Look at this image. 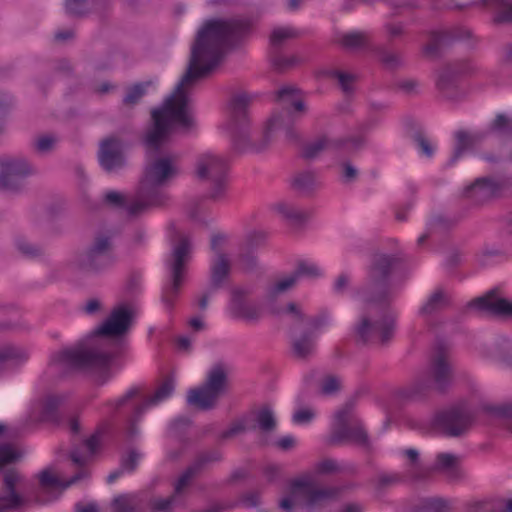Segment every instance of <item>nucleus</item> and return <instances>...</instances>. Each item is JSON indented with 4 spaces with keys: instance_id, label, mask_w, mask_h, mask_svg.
Returning <instances> with one entry per match:
<instances>
[{
    "instance_id": "nucleus-1",
    "label": "nucleus",
    "mask_w": 512,
    "mask_h": 512,
    "mask_svg": "<svg viewBox=\"0 0 512 512\" xmlns=\"http://www.w3.org/2000/svg\"><path fill=\"white\" fill-rule=\"evenodd\" d=\"M249 31L250 22L238 18L209 19L198 30L185 74L164 103L151 111L152 126L143 140L147 160L136 195L127 206L129 215L136 216L150 208L160 207L168 200L165 187L179 171L170 157L160 155L162 147L168 141L173 126L184 131L196 126L191 90L221 63L226 50Z\"/></svg>"
},
{
    "instance_id": "nucleus-2",
    "label": "nucleus",
    "mask_w": 512,
    "mask_h": 512,
    "mask_svg": "<svg viewBox=\"0 0 512 512\" xmlns=\"http://www.w3.org/2000/svg\"><path fill=\"white\" fill-rule=\"evenodd\" d=\"M293 87H283L277 91L276 97L282 105V109L274 112L267 121L261 144L257 146L251 140V126L248 116V107L251 97L245 92H238L231 96L228 102V120L225 129L231 139L235 150L262 151L267 147L272 136L282 131L288 141L299 140V133L295 129V123L299 120L298 112L306 110L305 103L296 95Z\"/></svg>"
},
{
    "instance_id": "nucleus-3",
    "label": "nucleus",
    "mask_w": 512,
    "mask_h": 512,
    "mask_svg": "<svg viewBox=\"0 0 512 512\" xmlns=\"http://www.w3.org/2000/svg\"><path fill=\"white\" fill-rule=\"evenodd\" d=\"M133 313L120 305L108 318L95 328L86 339L72 348L63 349L50 357L49 368L60 377L89 369L107 368L114 357V343L110 338H119L131 328Z\"/></svg>"
},
{
    "instance_id": "nucleus-4",
    "label": "nucleus",
    "mask_w": 512,
    "mask_h": 512,
    "mask_svg": "<svg viewBox=\"0 0 512 512\" xmlns=\"http://www.w3.org/2000/svg\"><path fill=\"white\" fill-rule=\"evenodd\" d=\"M399 261L395 255H376L369 270L368 283L356 292L354 297L364 306L353 327L358 342L386 345L392 340L396 328L395 320L390 316L380 315L377 310L369 307H383L392 301L394 293L389 276Z\"/></svg>"
},
{
    "instance_id": "nucleus-5",
    "label": "nucleus",
    "mask_w": 512,
    "mask_h": 512,
    "mask_svg": "<svg viewBox=\"0 0 512 512\" xmlns=\"http://www.w3.org/2000/svg\"><path fill=\"white\" fill-rule=\"evenodd\" d=\"M102 433L96 431L80 445L74 446L69 452V459L76 472L67 480L62 481L49 470L39 473L40 491L35 494V501L39 504H47L57 498L54 490H64L88 477L87 465L93 460L100 450Z\"/></svg>"
},
{
    "instance_id": "nucleus-6",
    "label": "nucleus",
    "mask_w": 512,
    "mask_h": 512,
    "mask_svg": "<svg viewBox=\"0 0 512 512\" xmlns=\"http://www.w3.org/2000/svg\"><path fill=\"white\" fill-rule=\"evenodd\" d=\"M174 390V380L167 378L153 395L144 394L140 386H132L124 395L108 401L106 405L116 414H121L125 409H130L126 420V435L129 439H133L139 435L138 423L142 420L146 411L167 400L172 396Z\"/></svg>"
},
{
    "instance_id": "nucleus-7",
    "label": "nucleus",
    "mask_w": 512,
    "mask_h": 512,
    "mask_svg": "<svg viewBox=\"0 0 512 512\" xmlns=\"http://www.w3.org/2000/svg\"><path fill=\"white\" fill-rule=\"evenodd\" d=\"M114 236L111 229L97 231L89 245L77 255V268L85 273L97 274L112 267L117 260Z\"/></svg>"
},
{
    "instance_id": "nucleus-8",
    "label": "nucleus",
    "mask_w": 512,
    "mask_h": 512,
    "mask_svg": "<svg viewBox=\"0 0 512 512\" xmlns=\"http://www.w3.org/2000/svg\"><path fill=\"white\" fill-rule=\"evenodd\" d=\"M195 177L210 185L209 198L221 200L227 188V161L221 155L211 151L198 154L194 163Z\"/></svg>"
},
{
    "instance_id": "nucleus-9",
    "label": "nucleus",
    "mask_w": 512,
    "mask_h": 512,
    "mask_svg": "<svg viewBox=\"0 0 512 512\" xmlns=\"http://www.w3.org/2000/svg\"><path fill=\"white\" fill-rule=\"evenodd\" d=\"M228 383V369L225 364L217 363L208 371L205 382L192 388L187 394V403L203 411L215 407L219 397L226 390Z\"/></svg>"
},
{
    "instance_id": "nucleus-10",
    "label": "nucleus",
    "mask_w": 512,
    "mask_h": 512,
    "mask_svg": "<svg viewBox=\"0 0 512 512\" xmlns=\"http://www.w3.org/2000/svg\"><path fill=\"white\" fill-rule=\"evenodd\" d=\"M192 252V241L187 235H180L178 242L173 246L171 258L168 261L170 269V281L162 292V301L171 308L178 296L184 278L186 264Z\"/></svg>"
},
{
    "instance_id": "nucleus-11",
    "label": "nucleus",
    "mask_w": 512,
    "mask_h": 512,
    "mask_svg": "<svg viewBox=\"0 0 512 512\" xmlns=\"http://www.w3.org/2000/svg\"><path fill=\"white\" fill-rule=\"evenodd\" d=\"M353 407V401H348L335 413L331 442L338 444L350 441L362 447H369L368 434L361 422L353 417Z\"/></svg>"
},
{
    "instance_id": "nucleus-12",
    "label": "nucleus",
    "mask_w": 512,
    "mask_h": 512,
    "mask_svg": "<svg viewBox=\"0 0 512 512\" xmlns=\"http://www.w3.org/2000/svg\"><path fill=\"white\" fill-rule=\"evenodd\" d=\"M478 408L461 401L436 415L437 427L448 437H460L473 425Z\"/></svg>"
},
{
    "instance_id": "nucleus-13",
    "label": "nucleus",
    "mask_w": 512,
    "mask_h": 512,
    "mask_svg": "<svg viewBox=\"0 0 512 512\" xmlns=\"http://www.w3.org/2000/svg\"><path fill=\"white\" fill-rule=\"evenodd\" d=\"M36 173V169L23 156L5 155L0 157V190L19 193L26 179Z\"/></svg>"
},
{
    "instance_id": "nucleus-14",
    "label": "nucleus",
    "mask_w": 512,
    "mask_h": 512,
    "mask_svg": "<svg viewBox=\"0 0 512 512\" xmlns=\"http://www.w3.org/2000/svg\"><path fill=\"white\" fill-rule=\"evenodd\" d=\"M26 487L25 476L16 468L10 467L0 471V512L14 511L26 504L27 498L22 494Z\"/></svg>"
},
{
    "instance_id": "nucleus-15",
    "label": "nucleus",
    "mask_w": 512,
    "mask_h": 512,
    "mask_svg": "<svg viewBox=\"0 0 512 512\" xmlns=\"http://www.w3.org/2000/svg\"><path fill=\"white\" fill-rule=\"evenodd\" d=\"M425 377L434 385V389L444 392L452 384L454 364L450 352L438 346L431 354Z\"/></svg>"
},
{
    "instance_id": "nucleus-16",
    "label": "nucleus",
    "mask_w": 512,
    "mask_h": 512,
    "mask_svg": "<svg viewBox=\"0 0 512 512\" xmlns=\"http://www.w3.org/2000/svg\"><path fill=\"white\" fill-rule=\"evenodd\" d=\"M468 72V66L463 61L447 63L435 72V85L443 97L456 100L462 92L459 89L460 76Z\"/></svg>"
},
{
    "instance_id": "nucleus-17",
    "label": "nucleus",
    "mask_w": 512,
    "mask_h": 512,
    "mask_svg": "<svg viewBox=\"0 0 512 512\" xmlns=\"http://www.w3.org/2000/svg\"><path fill=\"white\" fill-rule=\"evenodd\" d=\"M124 147V142L116 136L107 137L100 142L98 161L103 170L112 173L125 166Z\"/></svg>"
},
{
    "instance_id": "nucleus-18",
    "label": "nucleus",
    "mask_w": 512,
    "mask_h": 512,
    "mask_svg": "<svg viewBox=\"0 0 512 512\" xmlns=\"http://www.w3.org/2000/svg\"><path fill=\"white\" fill-rule=\"evenodd\" d=\"M341 489L338 487L315 488L308 479H296L291 483V495H303L306 498V505L314 507L339 495Z\"/></svg>"
},
{
    "instance_id": "nucleus-19",
    "label": "nucleus",
    "mask_w": 512,
    "mask_h": 512,
    "mask_svg": "<svg viewBox=\"0 0 512 512\" xmlns=\"http://www.w3.org/2000/svg\"><path fill=\"white\" fill-rule=\"evenodd\" d=\"M348 143L357 149L364 144V138L361 136H356L350 138L332 139L326 135H323L311 142L306 143L302 148L301 155L306 160H314L324 151L332 148L344 147Z\"/></svg>"
},
{
    "instance_id": "nucleus-20",
    "label": "nucleus",
    "mask_w": 512,
    "mask_h": 512,
    "mask_svg": "<svg viewBox=\"0 0 512 512\" xmlns=\"http://www.w3.org/2000/svg\"><path fill=\"white\" fill-rule=\"evenodd\" d=\"M247 291L236 288L232 291L228 310L235 318H240L246 322H257L261 317V307L255 303L245 300Z\"/></svg>"
},
{
    "instance_id": "nucleus-21",
    "label": "nucleus",
    "mask_w": 512,
    "mask_h": 512,
    "mask_svg": "<svg viewBox=\"0 0 512 512\" xmlns=\"http://www.w3.org/2000/svg\"><path fill=\"white\" fill-rule=\"evenodd\" d=\"M470 305L500 317L512 318V301L501 297L499 290L496 288L491 289L484 296L473 300Z\"/></svg>"
},
{
    "instance_id": "nucleus-22",
    "label": "nucleus",
    "mask_w": 512,
    "mask_h": 512,
    "mask_svg": "<svg viewBox=\"0 0 512 512\" xmlns=\"http://www.w3.org/2000/svg\"><path fill=\"white\" fill-rule=\"evenodd\" d=\"M6 328L0 325V329ZM29 358L28 352L22 347L4 345L0 347V373L15 370Z\"/></svg>"
},
{
    "instance_id": "nucleus-23",
    "label": "nucleus",
    "mask_w": 512,
    "mask_h": 512,
    "mask_svg": "<svg viewBox=\"0 0 512 512\" xmlns=\"http://www.w3.org/2000/svg\"><path fill=\"white\" fill-rule=\"evenodd\" d=\"M498 191V185L489 177H481L466 187L464 195L476 204H481L492 198Z\"/></svg>"
},
{
    "instance_id": "nucleus-24",
    "label": "nucleus",
    "mask_w": 512,
    "mask_h": 512,
    "mask_svg": "<svg viewBox=\"0 0 512 512\" xmlns=\"http://www.w3.org/2000/svg\"><path fill=\"white\" fill-rule=\"evenodd\" d=\"M316 76L322 79L337 80L338 85L345 95H351L354 92V83L356 75L344 71H340L332 66H322L317 72Z\"/></svg>"
},
{
    "instance_id": "nucleus-25",
    "label": "nucleus",
    "mask_w": 512,
    "mask_h": 512,
    "mask_svg": "<svg viewBox=\"0 0 512 512\" xmlns=\"http://www.w3.org/2000/svg\"><path fill=\"white\" fill-rule=\"evenodd\" d=\"M230 273V262L227 255L214 257L210 265V292H216L223 287Z\"/></svg>"
},
{
    "instance_id": "nucleus-26",
    "label": "nucleus",
    "mask_w": 512,
    "mask_h": 512,
    "mask_svg": "<svg viewBox=\"0 0 512 512\" xmlns=\"http://www.w3.org/2000/svg\"><path fill=\"white\" fill-rule=\"evenodd\" d=\"M472 5H482L495 10L493 22L495 24L512 23V0H474Z\"/></svg>"
},
{
    "instance_id": "nucleus-27",
    "label": "nucleus",
    "mask_w": 512,
    "mask_h": 512,
    "mask_svg": "<svg viewBox=\"0 0 512 512\" xmlns=\"http://www.w3.org/2000/svg\"><path fill=\"white\" fill-rule=\"evenodd\" d=\"M113 512H144L143 498L134 493L116 495L111 501Z\"/></svg>"
},
{
    "instance_id": "nucleus-28",
    "label": "nucleus",
    "mask_w": 512,
    "mask_h": 512,
    "mask_svg": "<svg viewBox=\"0 0 512 512\" xmlns=\"http://www.w3.org/2000/svg\"><path fill=\"white\" fill-rule=\"evenodd\" d=\"M466 512H512V500H471L465 504Z\"/></svg>"
},
{
    "instance_id": "nucleus-29",
    "label": "nucleus",
    "mask_w": 512,
    "mask_h": 512,
    "mask_svg": "<svg viewBox=\"0 0 512 512\" xmlns=\"http://www.w3.org/2000/svg\"><path fill=\"white\" fill-rule=\"evenodd\" d=\"M317 335L313 331H305L292 341V353L299 359L311 357L316 350Z\"/></svg>"
},
{
    "instance_id": "nucleus-30",
    "label": "nucleus",
    "mask_w": 512,
    "mask_h": 512,
    "mask_svg": "<svg viewBox=\"0 0 512 512\" xmlns=\"http://www.w3.org/2000/svg\"><path fill=\"white\" fill-rule=\"evenodd\" d=\"M462 35L455 34L451 31H433L430 34V41L424 47V53L430 57H437L441 48L449 44L452 40L461 38Z\"/></svg>"
},
{
    "instance_id": "nucleus-31",
    "label": "nucleus",
    "mask_w": 512,
    "mask_h": 512,
    "mask_svg": "<svg viewBox=\"0 0 512 512\" xmlns=\"http://www.w3.org/2000/svg\"><path fill=\"white\" fill-rule=\"evenodd\" d=\"M432 390H435L434 385L423 375L405 387L401 395L408 400L419 401L427 397Z\"/></svg>"
},
{
    "instance_id": "nucleus-32",
    "label": "nucleus",
    "mask_w": 512,
    "mask_h": 512,
    "mask_svg": "<svg viewBox=\"0 0 512 512\" xmlns=\"http://www.w3.org/2000/svg\"><path fill=\"white\" fill-rule=\"evenodd\" d=\"M104 0H65V12L72 17H81L102 7Z\"/></svg>"
},
{
    "instance_id": "nucleus-33",
    "label": "nucleus",
    "mask_w": 512,
    "mask_h": 512,
    "mask_svg": "<svg viewBox=\"0 0 512 512\" xmlns=\"http://www.w3.org/2000/svg\"><path fill=\"white\" fill-rule=\"evenodd\" d=\"M477 138L475 136L470 135L465 131H457L455 133V146L453 150V154L449 159L447 165H454L460 158L464 156V154L470 150Z\"/></svg>"
},
{
    "instance_id": "nucleus-34",
    "label": "nucleus",
    "mask_w": 512,
    "mask_h": 512,
    "mask_svg": "<svg viewBox=\"0 0 512 512\" xmlns=\"http://www.w3.org/2000/svg\"><path fill=\"white\" fill-rule=\"evenodd\" d=\"M458 458L451 453H439L436 456V461L433 468L434 471L445 473L450 478H457L460 476L458 468Z\"/></svg>"
},
{
    "instance_id": "nucleus-35",
    "label": "nucleus",
    "mask_w": 512,
    "mask_h": 512,
    "mask_svg": "<svg viewBox=\"0 0 512 512\" xmlns=\"http://www.w3.org/2000/svg\"><path fill=\"white\" fill-rule=\"evenodd\" d=\"M449 305L448 295L442 290L437 289L428 298L426 303L420 308V315L428 316L435 314Z\"/></svg>"
},
{
    "instance_id": "nucleus-36",
    "label": "nucleus",
    "mask_w": 512,
    "mask_h": 512,
    "mask_svg": "<svg viewBox=\"0 0 512 512\" xmlns=\"http://www.w3.org/2000/svg\"><path fill=\"white\" fill-rule=\"evenodd\" d=\"M64 397L61 395H50L48 396L41 410V417L44 421L59 423L60 422V414L59 407L63 403Z\"/></svg>"
},
{
    "instance_id": "nucleus-37",
    "label": "nucleus",
    "mask_w": 512,
    "mask_h": 512,
    "mask_svg": "<svg viewBox=\"0 0 512 512\" xmlns=\"http://www.w3.org/2000/svg\"><path fill=\"white\" fill-rule=\"evenodd\" d=\"M318 177L314 171L306 170L295 175L292 186L295 190L308 194L318 186Z\"/></svg>"
},
{
    "instance_id": "nucleus-38",
    "label": "nucleus",
    "mask_w": 512,
    "mask_h": 512,
    "mask_svg": "<svg viewBox=\"0 0 512 512\" xmlns=\"http://www.w3.org/2000/svg\"><path fill=\"white\" fill-rule=\"evenodd\" d=\"M256 423H253L251 417L250 425H255L256 429H259L262 433H271L277 427V420L274 412L270 407H262L256 414Z\"/></svg>"
},
{
    "instance_id": "nucleus-39",
    "label": "nucleus",
    "mask_w": 512,
    "mask_h": 512,
    "mask_svg": "<svg viewBox=\"0 0 512 512\" xmlns=\"http://www.w3.org/2000/svg\"><path fill=\"white\" fill-rule=\"evenodd\" d=\"M297 283V279L293 273L282 279L277 280L266 291V301L271 305L276 300L278 295L286 293Z\"/></svg>"
},
{
    "instance_id": "nucleus-40",
    "label": "nucleus",
    "mask_w": 512,
    "mask_h": 512,
    "mask_svg": "<svg viewBox=\"0 0 512 512\" xmlns=\"http://www.w3.org/2000/svg\"><path fill=\"white\" fill-rule=\"evenodd\" d=\"M433 474L432 466H426L422 463L408 464L403 475L406 478V482L420 483L425 482L431 478Z\"/></svg>"
},
{
    "instance_id": "nucleus-41",
    "label": "nucleus",
    "mask_w": 512,
    "mask_h": 512,
    "mask_svg": "<svg viewBox=\"0 0 512 512\" xmlns=\"http://www.w3.org/2000/svg\"><path fill=\"white\" fill-rule=\"evenodd\" d=\"M250 422H251V416H244L240 419H237L236 421H234L231 424V426L228 429L222 431L218 435L219 441H225V440L231 439V438L236 437L237 435L244 433L246 431L256 430V426L250 425Z\"/></svg>"
},
{
    "instance_id": "nucleus-42",
    "label": "nucleus",
    "mask_w": 512,
    "mask_h": 512,
    "mask_svg": "<svg viewBox=\"0 0 512 512\" xmlns=\"http://www.w3.org/2000/svg\"><path fill=\"white\" fill-rule=\"evenodd\" d=\"M276 210L291 223L300 225L308 220L309 213L287 203H279Z\"/></svg>"
},
{
    "instance_id": "nucleus-43",
    "label": "nucleus",
    "mask_w": 512,
    "mask_h": 512,
    "mask_svg": "<svg viewBox=\"0 0 512 512\" xmlns=\"http://www.w3.org/2000/svg\"><path fill=\"white\" fill-rule=\"evenodd\" d=\"M183 505V498L172 494L167 498H152L149 501L151 512H172L176 507Z\"/></svg>"
},
{
    "instance_id": "nucleus-44",
    "label": "nucleus",
    "mask_w": 512,
    "mask_h": 512,
    "mask_svg": "<svg viewBox=\"0 0 512 512\" xmlns=\"http://www.w3.org/2000/svg\"><path fill=\"white\" fill-rule=\"evenodd\" d=\"M403 483H406V478L402 473H380L375 480V488L377 491H384Z\"/></svg>"
},
{
    "instance_id": "nucleus-45",
    "label": "nucleus",
    "mask_w": 512,
    "mask_h": 512,
    "mask_svg": "<svg viewBox=\"0 0 512 512\" xmlns=\"http://www.w3.org/2000/svg\"><path fill=\"white\" fill-rule=\"evenodd\" d=\"M16 250L25 258H37L43 255V249L27 240L24 236H17L14 239Z\"/></svg>"
},
{
    "instance_id": "nucleus-46",
    "label": "nucleus",
    "mask_w": 512,
    "mask_h": 512,
    "mask_svg": "<svg viewBox=\"0 0 512 512\" xmlns=\"http://www.w3.org/2000/svg\"><path fill=\"white\" fill-rule=\"evenodd\" d=\"M292 273L297 281L301 278L314 279L322 275L321 269L315 263L306 260L298 261Z\"/></svg>"
},
{
    "instance_id": "nucleus-47",
    "label": "nucleus",
    "mask_w": 512,
    "mask_h": 512,
    "mask_svg": "<svg viewBox=\"0 0 512 512\" xmlns=\"http://www.w3.org/2000/svg\"><path fill=\"white\" fill-rule=\"evenodd\" d=\"M58 143V138L52 134H44L36 137L33 141V149L40 155L51 153Z\"/></svg>"
},
{
    "instance_id": "nucleus-48",
    "label": "nucleus",
    "mask_w": 512,
    "mask_h": 512,
    "mask_svg": "<svg viewBox=\"0 0 512 512\" xmlns=\"http://www.w3.org/2000/svg\"><path fill=\"white\" fill-rule=\"evenodd\" d=\"M221 460L222 453L217 449H212L199 453L192 465L200 473L208 465L220 462Z\"/></svg>"
},
{
    "instance_id": "nucleus-49",
    "label": "nucleus",
    "mask_w": 512,
    "mask_h": 512,
    "mask_svg": "<svg viewBox=\"0 0 512 512\" xmlns=\"http://www.w3.org/2000/svg\"><path fill=\"white\" fill-rule=\"evenodd\" d=\"M5 431V426L0 424V435ZM20 458V454L13 448L11 444H0V471L4 470V466L15 463Z\"/></svg>"
},
{
    "instance_id": "nucleus-50",
    "label": "nucleus",
    "mask_w": 512,
    "mask_h": 512,
    "mask_svg": "<svg viewBox=\"0 0 512 512\" xmlns=\"http://www.w3.org/2000/svg\"><path fill=\"white\" fill-rule=\"evenodd\" d=\"M495 357L507 366H512V341L507 338L498 340L495 344Z\"/></svg>"
},
{
    "instance_id": "nucleus-51",
    "label": "nucleus",
    "mask_w": 512,
    "mask_h": 512,
    "mask_svg": "<svg viewBox=\"0 0 512 512\" xmlns=\"http://www.w3.org/2000/svg\"><path fill=\"white\" fill-rule=\"evenodd\" d=\"M378 57L386 69L394 70L401 67L403 64L400 54L386 48H380L378 50Z\"/></svg>"
},
{
    "instance_id": "nucleus-52",
    "label": "nucleus",
    "mask_w": 512,
    "mask_h": 512,
    "mask_svg": "<svg viewBox=\"0 0 512 512\" xmlns=\"http://www.w3.org/2000/svg\"><path fill=\"white\" fill-rule=\"evenodd\" d=\"M340 43L348 49L361 48L367 44V35L363 32H350L342 36Z\"/></svg>"
},
{
    "instance_id": "nucleus-53",
    "label": "nucleus",
    "mask_w": 512,
    "mask_h": 512,
    "mask_svg": "<svg viewBox=\"0 0 512 512\" xmlns=\"http://www.w3.org/2000/svg\"><path fill=\"white\" fill-rule=\"evenodd\" d=\"M490 129L505 137H512V117L498 114L492 122Z\"/></svg>"
},
{
    "instance_id": "nucleus-54",
    "label": "nucleus",
    "mask_w": 512,
    "mask_h": 512,
    "mask_svg": "<svg viewBox=\"0 0 512 512\" xmlns=\"http://www.w3.org/2000/svg\"><path fill=\"white\" fill-rule=\"evenodd\" d=\"M150 83H137L128 88L126 95L123 98V103L128 106L137 104L140 99L145 95L146 88Z\"/></svg>"
},
{
    "instance_id": "nucleus-55",
    "label": "nucleus",
    "mask_w": 512,
    "mask_h": 512,
    "mask_svg": "<svg viewBox=\"0 0 512 512\" xmlns=\"http://www.w3.org/2000/svg\"><path fill=\"white\" fill-rule=\"evenodd\" d=\"M197 474H199V472L193 467L192 464L188 466L175 483L173 494L177 495L179 498H182L183 490L189 485L190 481Z\"/></svg>"
},
{
    "instance_id": "nucleus-56",
    "label": "nucleus",
    "mask_w": 512,
    "mask_h": 512,
    "mask_svg": "<svg viewBox=\"0 0 512 512\" xmlns=\"http://www.w3.org/2000/svg\"><path fill=\"white\" fill-rule=\"evenodd\" d=\"M296 36V33L291 28H276L272 31L270 36V44L273 49L277 50L286 40Z\"/></svg>"
},
{
    "instance_id": "nucleus-57",
    "label": "nucleus",
    "mask_w": 512,
    "mask_h": 512,
    "mask_svg": "<svg viewBox=\"0 0 512 512\" xmlns=\"http://www.w3.org/2000/svg\"><path fill=\"white\" fill-rule=\"evenodd\" d=\"M422 508L431 512H448L449 502L441 497H428L422 500Z\"/></svg>"
},
{
    "instance_id": "nucleus-58",
    "label": "nucleus",
    "mask_w": 512,
    "mask_h": 512,
    "mask_svg": "<svg viewBox=\"0 0 512 512\" xmlns=\"http://www.w3.org/2000/svg\"><path fill=\"white\" fill-rule=\"evenodd\" d=\"M412 140L414 145L422 155L428 158L433 156L434 149L429 140L424 136L422 132H415L412 135Z\"/></svg>"
},
{
    "instance_id": "nucleus-59",
    "label": "nucleus",
    "mask_w": 512,
    "mask_h": 512,
    "mask_svg": "<svg viewBox=\"0 0 512 512\" xmlns=\"http://www.w3.org/2000/svg\"><path fill=\"white\" fill-rule=\"evenodd\" d=\"M141 454L135 450H131L127 455L122 456L120 466L127 472L132 473L138 466Z\"/></svg>"
},
{
    "instance_id": "nucleus-60",
    "label": "nucleus",
    "mask_w": 512,
    "mask_h": 512,
    "mask_svg": "<svg viewBox=\"0 0 512 512\" xmlns=\"http://www.w3.org/2000/svg\"><path fill=\"white\" fill-rule=\"evenodd\" d=\"M341 388V381L335 375H328L322 380L321 393L324 395H332Z\"/></svg>"
},
{
    "instance_id": "nucleus-61",
    "label": "nucleus",
    "mask_w": 512,
    "mask_h": 512,
    "mask_svg": "<svg viewBox=\"0 0 512 512\" xmlns=\"http://www.w3.org/2000/svg\"><path fill=\"white\" fill-rule=\"evenodd\" d=\"M271 62L276 70L283 71L287 68L294 66L298 62V59L295 56H282L277 51H275L274 55L272 56Z\"/></svg>"
},
{
    "instance_id": "nucleus-62",
    "label": "nucleus",
    "mask_w": 512,
    "mask_h": 512,
    "mask_svg": "<svg viewBox=\"0 0 512 512\" xmlns=\"http://www.w3.org/2000/svg\"><path fill=\"white\" fill-rule=\"evenodd\" d=\"M269 310L274 315H282L285 313L293 314L295 317L301 319L302 314L299 307L294 302H289L285 307L271 304Z\"/></svg>"
},
{
    "instance_id": "nucleus-63",
    "label": "nucleus",
    "mask_w": 512,
    "mask_h": 512,
    "mask_svg": "<svg viewBox=\"0 0 512 512\" xmlns=\"http://www.w3.org/2000/svg\"><path fill=\"white\" fill-rule=\"evenodd\" d=\"M331 314L328 310H322L320 313L309 320V324L313 330H320L331 324Z\"/></svg>"
},
{
    "instance_id": "nucleus-64",
    "label": "nucleus",
    "mask_w": 512,
    "mask_h": 512,
    "mask_svg": "<svg viewBox=\"0 0 512 512\" xmlns=\"http://www.w3.org/2000/svg\"><path fill=\"white\" fill-rule=\"evenodd\" d=\"M490 411L497 416L507 418L509 420L507 427L510 431H512V402L490 409Z\"/></svg>"
}]
</instances>
